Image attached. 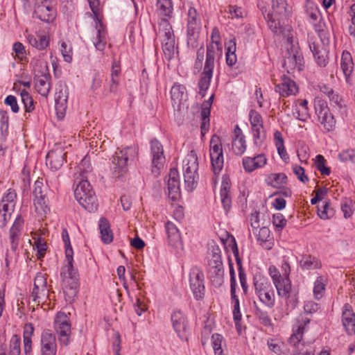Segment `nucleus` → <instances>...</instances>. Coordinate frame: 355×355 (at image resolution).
<instances>
[{
	"instance_id": "c756f323",
	"label": "nucleus",
	"mask_w": 355,
	"mask_h": 355,
	"mask_svg": "<svg viewBox=\"0 0 355 355\" xmlns=\"http://www.w3.org/2000/svg\"><path fill=\"white\" fill-rule=\"evenodd\" d=\"M340 67L346 80L348 81L354 69L352 58L348 51L343 52L340 60Z\"/></svg>"
},
{
	"instance_id": "7ed1b4c3",
	"label": "nucleus",
	"mask_w": 355,
	"mask_h": 355,
	"mask_svg": "<svg viewBox=\"0 0 355 355\" xmlns=\"http://www.w3.org/2000/svg\"><path fill=\"white\" fill-rule=\"evenodd\" d=\"M74 196L79 204L88 211L97 210L98 200L87 180H80L74 191Z\"/></svg>"
},
{
	"instance_id": "774afa93",
	"label": "nucleus",
	"mask_w": 355,
	"mask_h": 355,
	"mask_svg": "<svg viewBox=\"0 0 355 355\" xmlns=\"http://www.w3.org/2000/svg\"><path fill=\"white\" fill-rule=\"evenodd\" d=\"M211 252V257L209 259L208 263H214L222 262L221 252L219 247L215 244L211 245L209 249Z\"/></svg>"
},
{
	"instance_id": "5fc2aeb1",
	"label": "nucleus",
	"mask_w": 355,
	"mask_h": 355,
	"mask_svg": "<svg viewBox=\"0 0 355 355\" xmlns=\"http://www.w3.org/2000/svg\"><path fill=\"white\" fill-rule=\"evenodd\" d=\"M223 152L220 137L214 135L209 141V155Z\"/></svg>"
},
{
	"instance_id": "ddd939ff",
	"label": "nucleus",
	"mask_w": 355,
	"mask_h": 355,
	"mask_svg": "<svg viewBox=\"0 0 355 355\" xmlns=\"http://www.w3.org/2000/svg\"><path fill=\"white\" fill-rule=\"evenodd\" d=\"M56 337L50 329H44L41 334L40 355H56Z\"/></svg>"
},
{
	"instance_id": "bb28decb",
	"label": "nucleus",
	"mask_w": 355,
	"mask_h": 355,
	"mask_svg": "<svg viewBox=\"0 0 355 355\" xmlns=\"http://www.w3.org/2000/svg\"><path fill=\"white\" fill-rule=\"evenodd\" d=\"M51 76L49 73H44L35 79V87L37 92L42 96L46 97L51 89Z\"/></svg>"
},
{
	"instance_id": "bf43d9fd",
	"label": "nucleus",
	"mask_w": 355,
	"mask_h": 355,
	"mask_svg": "<svg viewBox=\"0 0 355 355\" xmlns=\"http://www.w3.org/2000/svg\"><path fill=\"white\" fill-rule=\"evenodd\" d=\"M326 160L322 155H318L315 157V164L316 168L322 175H329L331 173L329 167L326 166Z\"/></svg>"
},
{
	"instance_id": "f8f14e48",
	"label": "nucleus",
	"mask_w": 355,
	"mask_h": 355,
	"mask_svg": "<svg viewBox=\"0 0 355 355\" xmlns=\"http://www.w3.org/2000/svg\"><path fill=\"white\" fill-rule=\"evenodd\" d=\"M287 54L288 55L286 56L283 64L287 72L291 73L295 69L302 70L304 58L298 48L293 46L290 49H288Z\"/></svg>"
},
{
	"instance_id": "cd10ccee",
	"label": "nucleus",
	"mask_w": 355,
	"mask_h": 355,
	"mask_svg": "<svg viewBox=\"0 0 355 355\" xmlns=\"http://www.w3.org/2000/svg\"><path fill=\"white\" fill-rule=\"evenodd\" d=\"M233 253L236 257V263L238 266L239 277L242 287L243 293L246 295L248 291V286L247 284V278L244 269L241 264V260L239 257V250L236 242L234 241V246L232 247Z\"/></svg>"
},
{
	"instance_id": "f257e3e1",
	"label": "nucleus",
	"mask_w": 355,
	"mask_h": 355,
	"mask_svg": "<svg viewBox=\"0 0 355 355\" xmlns=\"http://www.w3.org/2000/svg\"><path fill=\"white\" fill-rule=\"evenodd\" d=\"M62 236L64 243L65 257L67 261V263L63 266L60 270L62 286L66 301L69 303H72L75 300L78 291V274L73 266V252L68 232L66 230H63Z\"/></svg>"
},
{
	"instance_id": "864d4df0",
	"label": "nucleus",
	"mask_w": 355,
	"mask_h": 355,
	"mask_svg": "<svg viewBox=\"0 0 355 355\" xmlns=\"http://www.w3.org/2000/svg\"><path fill=\"white\" fill-rule=\"evenodd\" d=\"M255 311V316L259 320L260 322L265 327H270L272 325L271 320L266 311L263 310L259 307L256 302H254Z\"/></svg>"
},
{
	"instance_id": "49530a36",
	"label": "nucleus",
	"mask_w": 355,
	"mask_h": 355,
	"mask_svg": "<svg viewBox=\"0 0 355 355\" xmlns=\"http://www.w3.org/2000/svg\"><path fill=\"white\" fill-rule=\"evenodd\" d=\"M327 280L322 276L317 277L313 287V295L315 299L320 300L322 297L326 286Z\"/></svg>"
},
{
	"instance_id": "a19ab883",
	"label": "nucleus",
	"mask_w": 355,
	"mask_h": 355,
	"mask_svg": "<svg viewBox=\"0 0 355 355\" xmlns=\"http://www.w3.org/2000/svg\"><path fill=\"white\" fill-rule=\"evenodd\" d=\"M175 44V38L162 40V49L167 60H171L174 57Z\"/></svg>"
},
{
	"instance_id": "ea45409f",
	"label": "nucleus",
	"mask_w": 355,
	"mask_h": 355,
	"mask_svg": "<svg viewBox=\"0 0 355 355\" xmlns=\"http://www.w3.org/2000/svg\"><path fill=\"white\" fill-rule=\"evenodd\" d=\"M97 33L94 40V44L98 51H103L105 48L106 41L105 31L102 24L97 26Z\"/></svg>"
},
{
	"instance_id": "de8ad7c7",
	"label": "nucleus",
	"mask_w": 355,
	"mask_h": 355,
	"mask_svg": "<svg viewBox=\"0 0 355 355\" xmlns=\"http://www.w3.org/2000/svg\"><path fill=\"white\" fill-rule=\"evenodd\" d=\"M306 12L310 18L311 23L318 21V19L321 17L320 12L318 8V6L310 1H306Z\"/></svg>"
},
{
	"instance_id": "473e14b6",
	"label": "nucleus",
	"mask_w": 355,
	"mask_h": 355,
	"mask_svg": "<svg viewBox=\"0 0 355 355\" xmlns=\"http://www.w3.org/2000/svg\"><path fill=\"white\" fill-rule=\"evenodd\" d=\"M300 266L302 270H310L320 268L322 264L317 257L310 254H304L302 257Z\"/></svg>"
},
{
	"instance_id": "0e129e2a",
	"label": "nucleus",
	"mask_w": 355,
	"mask_h": 355,
	"mask_svg": "<svg viewBox=\"0 0 355 355\" xmlns=\"http://www.w3.org/2000/svg\"><path fill=\"white\" fill-rule=\"evenodd\" d=\"M315 111L318 116L322 115L324 112H329V108L324 100L316 98L314 102Z\"/></svg>"
},
{
	"instance_id": "412c9836",
	"label": "nucleus",
	"mask_w": 355,
	"mask_h": 355,
	"mask_svg": "<svg viewBox=\"0 0 355 355\" xmlns=\"http://www.w3.org/2000/svg\"><path fill=\"white\" fill-rule=\"evenodd\" d=\"M275 90L282 96H288L295 94L298 88L294 80L284 75L282 78V83L275 85Z\"/></svg>"
},
{
	"instance_id": "79ce46f5",
	"label": "nucleus",
	"mask_w": 355,
	"mask_h": 355,
	"mask_svg": "<svg viewBox=\"0 0 355 355\" xmlns=\"http://www.w3.org/2000/svg\"><path fill=\"white\" fill-rule=\"evenodd\" d=\"M49 290L47 286L38 288V290L33 289L31 294L32 300L40 304V302H45L49 298Z\"/></svg>"
},
{
	"instance_id": "9b49d317",
	"label": "nucleus",
	"mask_w": 355,
	"mask_h": 355,
	"mask_svg": "<svg viewBox=\"0 0 355 355\" xmlns=\"http://www.w3.org/2000/svg\"><path fill=\"white\" fill-rule=\"evenodd\" d=\"M150 154L152 156V173L157 176L164 167L165 156L162 144L156 139L150 141Z\"/></svg>"
},
{
	"instance_id": "6e6d98bb",
	"label": "nucleus",
	"mask_w": 355,
	"mask_h": 355,
	"mask_svg": "<svg viewBox=\"0 0 355 355\" xmlns=\"http://www.w3.org/2000/svg\"><path fill=\"white\" fill-rule=\"evenodd\" d=\"M338 159L341 162H351L355 164V148H347L343 150L338 155Z\"/></svg>"
},
{
	"instance_id": "603ef678",
	"label": "nucleus",
	"mask_w": 355,
	"mask_h": 355,
	"mask_svg": "<svg viewBox=\"0 0 355 355\" xmlns=\"http://www.w3.org/2000/svg\"><path fill=\"white\" fill-rule=\"evenodd\" d=\"M186 87L180 84L175 83L171 89V99L175 103L182 100Z\"/></svg>"
},
{
	"instance_id": "a211bd4d",
	"label": "nucleus",
	"mask_w": 355,
	"mask_h": 355,
	"mask_svg": "<svg viewBox=\"0 0 355 355\" xmlns=\"http://www.w3.org/2000/svg\"><path fill=\"white\" fill-rule=\"evenodd\" d=\"M66 153L61 148L50 150L46 155V164L51 170L60 169L65 162Z\"/></svg>"
},
{
	"instance_id": "e433bc0d",
	"label": "nucleus",
	"mask_w": 355,
	"mask_h": 355,
	"mask_svg": "<svg viewBox=\"0 0 355 355\" xmlns=\"http://www.w3.org/2000/svg\"><path fill=\"white\" fill-rule=\"evenodd\" d=\"M274 139L279 155L284 161L287 162L289 159V157L284 147L282 133L277 130L274 134Z\"/></svg>"
},
{
	"instance_id": "20e7f679",
	"label": "nucleus",
	"mask_w": 355,
	"mask_h": 355,
	"mask_svg": "<svg viewBox=\"0 0 355 355\" xmlns=\"http://www.w3.org/2000/svg\"><path fill=\"white\" fill-rule=\"evenodd\" d=\"M216 53L212 45L207 46L205 65L198 83V93L202 98L205 96L206 92L210 86L215 67Z\"/></svg>"
},
{
	"instance_id": "5701e85b",
	"label": "nucleus",
	"mask_w": 355,
	"mask_h": 355,
	"mask_svg": "<svg viewBox=\"0 0 355 355\" xmlns=\"http://www.w3.org/2000/svg\"><path fill=\"white\" fill-rule=\"evenodd\" d=\"M266 163L267 158L264 154H259L254 157H245L242 161L243 168L249 173L263 167Z\"/></svg>"
},
{
	"instance_id": "c9c22d12",
	"label": "nucleus",
	"mask_w": 355,
	"mask_h": 355,
	"mask_svg": "<svg viewBox=\"0 0 355 355\" xmlns=\"http://www.w3.org/2000/svg\"><path fill=\"white\" fill-rule=\"evenodd\" d=\"M200 27H187V44L189 48L194 49L198 46Z\"/></svg>"
},
{
	"instance_id": "72a5a7b5",
	"label": "nucleus",
	"mask_w": 355,
	"mask_h": 355,
	"mask_svg": "<svg viewBox=\"0 0 355 355\" xmlns=\"http://www.w3.org/2000/svg\"><path fill=\"white\" fill-rule=\"evenodd\" d=\"M99 229L102 241L106 244L111 243L113 240V234L110 230V223L106 218H101L100 219Z\"/></svg>"
},
{
	"instance_id": "c03bdc74",
	"label": "nucleus",
	"mask_w": 355,
	"mask_h": 355,
	"mask_svg": "<svg viewBox=\"0 0 355 355\" xmlns=\"http://www.w3.org/2000/svg\"><path fill=\"white\" fill-rule=\"evenodd\" d=\"M318 118L325 130L329 132L334 129L336 120L330 111L324 112L322 115L318 116Z\"/></svg>"
},
{
	"instance_id": "4468645a",
	"label": "nucleus",
	"mask_w": 355,
	"mask_h": 355,
	"mask_svg": "<svg viewBox=\"0 0 355 355\" xmlns=\"http://www.w3.org/2000/svg\"><path fill=\"white\" fill-rule=\"evenodd\" d=\"M173 327L181 340L188 339V322L185 315L180 311H175L171 316Z\"/></svg>"
},
{
	"instance_id": "680f3d73",
	"label": "nucleus",
	"mask_w": 355,
	"mask_h": 355,
	"mask_svg": "<svg viewBox=\"0 0 355 355\" xmlns=\"http://www.w3.org/2000/svg\"><path fill=\"white\" fill-rule=\"evenodd\" d=\"M187 27H200V19L194 8L191 7L188 10Z\"/></svg>"
},
{
	"instance_id": "6ab92c4d",
	"label": "nucleus",
	"mask_w": 355,
	"mask_h": 355,
	"mask_svg": "<svg viewBox=\"0 0 355 355\" xmlns=\"http://www.w3.org/2000/svg\"><path fill=\"white\" fill-rule=\"evenodd\" d=\"M68 95L67 86L64 83H60L56 87L55 94V107L58 113H62L66 110Z\"/></svg>"
},
{
	"instance_id": "aec40b11",
	"label": "nucleus",
	"mask_w": 355,
	"mask_h": 355,
	"mask_svg": "<svg viewBox=\"0 0 355 355\" xmlns=\"http://www.w3.org/2000/svg\"><path fill=\"white\" fill-rule=\"evenodd\" d=\"M23 225L24 220L21 215H18L10 230L9 239L10 241V248L13 252H15L18 248Z\"/></svg>"
},
{
	"instance_id": "58836bf2",
	"label": "nucleus",
	"mask_w": 355,
	"mask_h": 355,
	"mask_svg": "<svg viewBox=\"0 0 355 355\" xmlns=\"http://www.w3.org/2000/svg\"><path fill=\"white\" fill-rule=\"evenodd\" d=\"M157 11L160 15L168 18L171 17L173 12V3L171 0H157Z\"/></svg>"
},
{
	"instance_id": "69168bd1",
	"label": "nucleus",
	"mask_w": 355,
	"mask_h": 355,
	"mask_svg": "<svg viewBox=\"0 0 355 355\" xmlns=\"http://www.w3.org/2000/svg\"><path fill=\"white\" fill-rule=\"evenodd\" d=\"M78 168L80 171V175L82 177L80 180H87L86 174L90 173L92 170L89 161L86 157L81 160L78 166Z\"/></svg>"
},
{
	"instance_id": "4be33fe9",
	"label": "nucleus",
	"mask_w": 355,
	"mask_h": 355,
	"mask_svg": "<svg viewBox=\"0 0 355 355\" xmlns=\"http://www.w3.org/2000/svg\"><path fill=\"white\" fill-rule=\"evenodd\" d=\"M342 322L347 334H355V313L349 304H345L343 308Z\"/></svg>"
},
{
	"instance_id": "13d9d810",
	"label": "nucleus",
	"mask_w": 355,
	"mask_h": 355,
	"mask_svg": "<svg viewBox=\"0 0 355 355\" xmlns=\"http://www.w3.org/2000/svg\"><path fill=\"white\" fill-rule=\"evenodd\" d=\"M252 132L253 135L254 144L257 146H260L266 139V132L263 130V125L262 128H252Z\"/></svg>"
},
{
	"instance_id": "dca6fc26",
	"label": "nucleus",
	"mask_w": 355,
	"mask_h": 355,
	"mask_svg": "<svg viewBox=\"0 0 355 355\" xmlns=\"http://www.w3.org/2000/svg\"><path fill=\"white\" fill-rule=\"evenodd\" d=\"M34 15L40 20L46 23L53 22L56 17V9L51 3H35Z\"/></svg>"
},
{
	"instance_id": "4c0bfd02",
	"label": "nucleus",
	"mask_w": 355,
	"mask_h": 355,
	"mask_svg": "<svg viewBox=\"0 0 355 355\" xmlns=\"http://www.w3.org/2000/svg\"><path fill=\"white\" fill-rule=\"evenodd\" d=\"M159 33L164 36L163 40L175 38L173 28L168 19H161L159 22Z\"/></svg>"
},
{
	"instance_id": "6e6552de",
	"label": "nucleus",
	"mask_w": 355,
	"mask_h": 355,
	"mask_svg": "<svg viewBox=\"0 0 355 355\" xmlns=\"http://www.w3.org/2000/svg\"><path fill=\"white\" fill-rule=\"evenodd\" d=\"M277 295L285 300L286 305L295 308L298 303L297 293L292 290V284L290 278L281 279L274 284Z\"/></svg>"
},
{
	"instance_id": "4d7b16f0",
	"label": "nucleus",
	"mask_w": 355,
	"mask_h": 355,
	"mask_svg": "<svg viewBox=\"0 0 355 355\" xmlns=\"http://www.w3.org/2000/svg\"><path fill=\"white\" fill-rule=\"evenodd\" d=\"M318 214L321 219L326 220L334 215L333 209L330 208L329 200L323 202L321 207H318Z\"/></svg>"
},
{
	"instance_id": "1a4fd4ad",
	"label": "nucleus",
	"mask_w": 355,
	"mask_h": 355,
	"mask_svg": "<svg viewBox=\"0 0 355 355\" xmlns=\"http://www.w3.org/2000/svg\"><path fill=\"white\" fill-rule=\"evenodd\" d=\"M54 328L58 335L60 344L67 345L71 334V324L69 318L64 312H58L54 320Z\"/></svg>"
},
{
	"instance_id": "f3484780",
	"label": "nucleus",
	"mask_w": 355,
	"mask_h": 355,
	"mask_svg": "<svg viewBox=\"0 0 355 355\" xmlns=\"http://www.w3.org/2000/svg\"><path fill=\"white\" fill-rule=\"evenodd\" d=\"M207 276L212 284L218 288L224 282V269L223 262L208 263Z\"/></svg>"
},
{
	"instance_id": "b1692460",
	"label": "nucleus",
	"mask_w": 355,
	"mask_h": 355,
	"mask_svg": "<svg viewBox=\"0 0 355 355\" xmlns=\"http://www.w3.org/2000/svg\"><path fill=\"white\" fill-rule=\"evenodd\" d=\"M21 338L17 334L12 335L9 342L8 349L6 345H0V355H20Z\"/></svg>"
},
{
	"instance_id": "8fccbe9b",
	"label": "nucleus",
	"mask_w": 355,
	"mask_h": 355,
	"mask_svg": "<svg viewBox=\"0 0 355 355\" xmlns=\"http://www.w3.org/2000/svg\"><path fill=\"white\" fill-rule=\"evenodd\" d=\"M205 50L203 44H202L196 51V57L193 64L194 73L203 70V62L205 60Z\"/></svg>"
},
{
	"instance_id": "0eeeda50",
	"label": "nucleus",
	"mask_w": 355,
	"mask_h": 355,
	"mask_svg": "<svg viewBox=\"0 0 355 355\" xmlns=\"http://www.w3.org/2000/svg\"><path fill=\"white\" fill-rule=\"evenodd\" d=\"M48 191L49 188L44 184L43 178H38L34 184L33 194L35 211L41 216L50 211Z\"/></svg>"
},
{
	"instance_id": "e2e57ef3",
	"label": "nucleus",
	"mask_w": 355,
	"mask_h": 355,
	"mask_svg": "<svg viewBox=\"0 0 355 355\" xmlns=\"http://www.w3.org/2000/svg\"><path fill=\"white\" fill-rule=\"evenodd\" d=\"M249 119L252 128H262L263 120L261 115L254 110H251L249 113Z\"/></svg>"
},
{
	"instance_id": "2eb2a0df",
	"label": "nucleus",
	"mask_w": 355,
	"mask_h": 355,
	"mask_svg": "<svg viewBox=\"0 0 355 355\" xmlns=\"http://www.w3.org/2000/svg\"><path fill=\"white\" fill-rule=\"evenodd\" d=\"M167 193L168 198L175 202L180 198V179L179 173L176 168H171L167 180Z\"/></svg>"
},
{
	"instance_id": "393cba45",
	"label": "nucleus",
	"mask_w": 355,
	"mask_h": 355,
	"mask_svg": "<svg viewBox=\"0 0 355 355\" xmlns=\"http://www.w3.org/2000/svg\"><path fill=\"white\" fill-rule=\"evenodd\" d=\"M304 332V326H299L288 339V343L294 348V355H300L304 347V343L302 342Z\"/></svg>"
},
{
	"instance_id": "052dcab7",
	"label": "nucleus",
	"mask_w": 355,
	"mask_h": 355,
	"mask_svg": "<svg viewBox=\"0 0 355 355\" xmlns=\"http://www.w3.org/2000/svg\"><path fill=\"white\" fill-rule=\"evenodd\" d=\"M21 97L26 112H31L35 108L34 101L31 96L26 90H22L21 92Z\"/></svg>"
},
{
	"instance_id": "f704fd0d",
	"label": "nucleus",
	"mask_w": 355,
	"mask_h": 355,
	"mask_svg": "<svg viewBox=\"0 0 355 355\" xmlns=\"http://www.w3.org/2000/svg\"><path fill=\"white\" fill-rule=\"evenodd\" d=\"M310 49L313 53L315 60L320 67H325L327 63L326 51L314 42L309 44Z\"/></svg>"
},
{
	"instance_id": "39448f33",
	"label": "nucleus",
	"mask_w": 355,
	"mask_h": 355,
	"mask_svg": "<svg viewBox=\"0 0 355 355\" xmlns=\"http://www.w3.org/2000/svg\"><path fill=\"white\" fill-rule=\"evenodd\" d=\"M254 288L255 294L261 302L270 309L275 306V292L267 277L256 276L254 278Z\"/></svg>"
},
{
	"instance_id": "7c9ffc66",
	"label": "nucleus",
	"mask_w": 355,
	"mask_h": 355,
	"mask_svg": "<svg viewBox=\"0 0 355 355\" xmlns=\"http://www.w3.org/2000/svg\"><path fill=\"white\" fill-rule=\"evenodd\" d=\"M28 43L38 50L45 49L49 44V37L46 35H31L27 36Z\"/></svg>"
},
{
	"instance_id": "09e8293b",
	"label": "nucleus",
	"mask_w": 355,
	"mask_h": 355,
	"mask_svg": "<svg viewBox=\"0 0 355 355\" xmlns=\"http://www.w3.org/2000/svg\"><path fill=\"white\" fill-rule=\"evenodd\" d=\"M189 168L194 170L196 168H198V162L197 154L195 150H191L185 157L183 160L182 168Z\"/></svg>"
},
{
	"instance_id": "423d86ee",
	"label": "nucleus",
	"mask_w": 355,
	"mask_h": 355,
	"mask_svg": "<svg viewBox=\"0 0 355 355\" xmlns=\"http://www.w3.org/2000/svg\"><path fill=\"white\" fill-rule=\"evenodd\" d=\"M135 157V150L130 147L115 152L112 159V175L115 178L124 176L128 171V161Z\"/></svg>"
},
{
	"instance_id": "338daca9",
	"label": "nucleus",
	"mask_w": 355,
	"mask_h": 355,
	"mask_svg": "<svg viewBox=\"0 0 355 355\" xmlns=\"http://www.w3.org/2000/svg\"><path fill=\"white\" fill-rule=\"evenodd\" d=\"M272 182L275 183L272 184L274 187H280L284 184H286L288 182V178L285 173H272L270 177Z\"/></svg>"
},
{
	"instance_id": "37998d69",
	"label": "nucleus",
	"mask_w": 355,
	"mask_h": 355,
	"mask_svg": "<svg viewBox=\"0 0 355 355\" xmlns=\"http://www.w3.org/2000/svg\"><path fill=\"white\" fill-rule=\"evenodd\" d=\"M209 156L214 173L215 175L219 174L224 164L223 152Z\"/></svg>"
},
{
	"instance_id": "a878e982",
	"label": "nucleus",
	"mask_w": 355,
	"mask_h": 355,
	"mask_svg": "<svg viewBox=\"0 0 355 355\" xmlns=\"http://www.w3.org/2000/svg\"><path fill=\"white\" fill-rule=\"evenodd\" d=\"M182 170L186 189L188 191H191L197 187L198 184V168L193 170L191 168H187L186 167L182 168Z\"/></svg>"
},
{
	"instance_id": "c85d7f7f",
	"label": "nucleus",
	"mask_w": 355,
	"mask_h": 355,
	"mask_svg": "<svg viewBox=\"0 0 355 355\" xmlns=\"http://www.w3.org/2000/svg\"><path fill=\"white\" fill-rule=\"evenodd\" d=\"M165 229L168 245L176 246L180 241V233L178 227L172 222L168 221L165 225Z\"/></svg>"
},
{
	"instance_id": "9d476101",
	"label": "nucleus",
	"mask_w": 355,
	"mask_h": 355,
	"mask_svg": "<svg viewBox=\"0 0 355 355\" xmlns=\"http://www.w3.org/2000/svg\"><path fill=\"white\" fill-rule=\"evenodd\" d=\"M190 288L196 300H202L205 296L204 274L197 268H193L189 272Z\"/></svg>"
},
{
	"instance_id": "f03ea898",
	"label": "nucleus",
	"mask_w": 355,
	"mask_h": 355,
	"mask_svg": "<svg viewBox=\"0 0 355 355\" xmlns=\"http://www.w3.org/2000/svg\"><path fill=\"white\" fill-rule=\"evenodd\" d=\"M272 12L265 15V7L261 10L267 21L269 28L275 34L284 35L285 31H290L291 26L286 24L291 15V7L286 0H272Z\"/></svg>"
},
{
	"instance_id": "2f4dec72",
	"label": "nucleus",
	"mask_w": 355,
	"mask_h": 355,
	"mask_svg": "<svg viewBox=\"0 0 355 355\" xmlns=\"http://www.w3.org/2000/svg\"><path fill=\"white\" fill-rule=\"evenodd\" d=\"M230 293L232 302L234 304L233 318L236 327L239 331L242 315L240 311L239 300L236 295V288H230Z\"/></svg>"
},
{
	"instance_id": "3c124183",
	"label": "nucleus",
	"mask_w": 355,
	"mask_h": 355,
	"mask_svg": "<svg viewBox=\"0 0 355 355\" xmlns=\"http://www.w3.org/2000/svg\"><path fill=\"white\" fill-rule=\"evenodd\" d=\"M223 336L219 334H214L211 336V345L215 355H226L222 348Z\"/></svg>"
},
{
	"instance_id": "a18cd8bd",
	"label": "nucleus",
	"mask_w": 355,
	"mask_h": 355,
	"mask_svg": "<svg viewBox=\"0 0 355 355\" xmlns=\"http://www.w3.org/2000/svg\"><path fill=\"white\" fill-rule=\"evenodd\" d=\"M247 145L245 137L241 138H233L232 148L234 153L237 156H241L246 150Z\"/></svg>"
}]
</instances>
